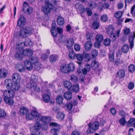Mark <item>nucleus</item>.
I'll return each instance as SVG.
<instances>
[{
	"label": "nucleus",
	"instance_id": "1",
	"mask_svg": "<svg viewBox=\"0 0 135 135\" xmlns=\"http://www.w3.org/2000/svg\"><path fill=\"white\" fill-rule=\"evenodd\" d=\"M3 98L5 103L9 105H13L14 103L13 98L15 93L12 89L3 91Z\"/></svg>",
	"mask_w": 135,
	"mask_h": 135
},
{
	"label": "nucleus",
	"instance_id": "2",
	"mask_svg": "<svg viewBox=\"0 0 135 135\" xmlns=\"http://www.w3.org/2000/svg\"><path fill=\"white\" fill-rule=\"evenodd\" d=\"M23 47L21 45L18 46L16 49V53L15 55L16 59L21 58L23 55L27 56L28 49L24 50L22 48Z\"/></svg>",
	"mask_w": 135,
	"mask_h": 135
},
{
	"label": "nucleus",
	"instance_id": "3",
	"mask_svg": "<svg viewBox=\"0 0 135 135\" xmlns=\"http://www.w3.org/2000/svg\"><path fill=\"white\" fill-rule=\"evenodd\" d=\"M99 125V123L97 121H95L92 125L91 123H89L88 125L89 128L87 131V133H93L94 131L98 129Z\"/></svg>",
	"mask_w": 135,
	"mask_h": 135
},
{
	"label": "nucleus",
	"instance_id": "4",
	"mask_svg": "<svg viewBox=\"0 0 135 135\" xmlns=\"http://www.w3.org/2000/svg\"><path fill=\"white\" fill-rule=\"evenodd\" d=\"M33 29L29 27H26L25 29L21 30L20 31V36L25 38L27 37L29 34L32 33Z\"/></svg>",
	"mask_w": 135,
	"mask_h": 135
},
{
	"label": "nucleus",
	"instance_id": "5",
	"mask_svg": "<svg viewBox=\"0 0 135 135\" xmlns=\"http://www.w3.org/2000/svg\"><path fill=\"white\" fill-rule=\"evenodd\" d=\"M53 8L52 5L48 2H47L46 5L42 7L41 9L45 15H48L50 13L51 10Z\"/></svg>",
	"mask_w": 135,
	"mask_h": 135
},
{
	"label": "nucleus",
	"instance_id": "6",
	"mask_svg": "<svg viewBox=\"0 0 135 135\" xmlns=\"http://www.w3.org/2000/svg\"><path fill=\"white\" fill-rule=\"evenodd\" d=\"M95 39L96 42L95 43V46L99 48L100 46V43L103 40V36L100 34H97L95 37Z\"/></svg>",
	"mask_w": 135,
	"mask_h": 135
},
{
	"label": "nucleus",
	"instance_id": "7",
	"mask_svg": "<svg viewBox=\"0 0 135 135\" xmlns=\"http://www.w3.org/2000/svg\"><path fill=\"white\" fill-rule=\"evenodd\" d=\"M32 44V42L31 40L28 38H26L25 40V42H20L18 44V46L21 45L22 46H31Z\"/></svg>",
	"mask_w": 135,
	"mask_h": 135
},
{
	"label": "nucleus",
	"instance_id": "8",
	"mask_svg": "<svg viewBox=\"0 0 135 135\" xmlns=\"http://www.w3.org/2000/svg\"><path fill=\"white\" fill-rule=\"evenodd\" d=\"M12 80L14 83H20L21 80L20 76L18 73H15L12 75Z\"/></svg>",
	"mask_w": 135,
	"mask_h": 135
},
{
	"label": "nucleus",
	"instance_id": "9",
	"mask_svg": "<svg viewBox=\"0 0 135 135\" xmlns=\"http://www.w3.org/2000/svg\"><path fill=\"white\" fill-rule=\"evenodd\" d=\"M74 43V40L73 38H69L67 40L66 42V46L68 49H72L71 48Z\"/></svg>",
	"mask_w": 135,
	"mask_h": 135
},
{
	"label": "nucleus",
	"instance_id": "10",
	"mask_svg": "<svg viewBox=\"0 0 135 135\" xmlns=\"http://www.w3.org/2000/svg\"><path fill=\"white\" fill-rule=\"evenodd\" d=\"M56 25L55 22H53L52 24V27L50 31L54 37H56L57 35V32L56 31Z\"/></svg>",
	"mask_w": 135,
	"mask_h": 135
},
{
	"label": "nucleus",
	"instance_id": "11",
	"mask_svg": "<svg viewBox=\"0 0 135 135\" xmlns=\"http://www.w3.org/2000/svg\"><path fill=\"white\" fill-rule=\"evenodd\" d=\"M25 19L23 17L21 16L17 22V25L19 27H22L25 22Z\"/></svg>",
	"mask_w": 135,
	"mask_h": 135
},
{
	"label": "nucleus",
	"instance_id": "12",
	"mask_svg": "<svg viewBox=\"0 0 135 135\" xmlns=\"http://www.w3.org/2000/svg\"><path fill=\"white\" fill-rule=\"evenodd\" d=\"M93 44L90 41H87L85 44L84 47L86 51H90L91 49Z\"/></svg>",
	"mask_w": 135,
	"mask_h": 135
},
{
	"label": "nucleus",
	"instance_id": "13",
	"mask_svg": "<svg viewBox=\"0 0 135 135\" xmlns=\"http://www.w3.org/2000/svg\"><path fill=\"white\" fill-rule=\"evenodd\" d=\"M16 70L20 72H24L25 70V68L23 65L21 64H17L16 66Z\"/></svg>",
	"mask_w": 135,
	"mask_h": 135
},
{
	"label": "nucleus",
	"instance_id": "14",
	"mask_svg": "<svg viewBox=\"0 0 135 135\" xmlns=\"http://www.w3.org/2000/svg\"><path fill=\"white\" fill-rule=\"evenodd\" d=\"M5 85L6 86V88L7 89L12 88L13 85L12 81L10 79H6L5 81Z\"/></svg>",
	"mask_w": 135,
	"mask_h": 135
},
{
	"label": "nucleus",
	"instance_id": "15",
	"mask_svg": "<svg viewBox=\"0 0 135 135\" xmlns=\"http://www.w3.org/2000/svg\"><path fill=\"white\" fill-rule=\"evenodd\" d=\"M31 113L34 118H35L36 119L37 121H40L41 115L39 113L35 110H32Z\"/></svg>",
	"mask_w": 135,
	"mask_h": 135
},
{
	"label": "nucleus",
	"instance_id": "16",
	"mask_svg": "<svg viewBox=\"0 0 135 135\" xmlns=\"http://www.w3.org/2000/svg\"><path fill=\"white\" fill-rule=\"evenodd\" d=\"M7 70L4 68L0 69V78H6L8 74Z\"/></svg>",
	"mask_w": 135,
	"mask_h": 135
},
{
	"label": "nucleus",
	"instance_id": "17",
	"mask_svg": "<svg viewBox=\"0 0 135 135\" xmlns=\"http://www.w3.org/2000/svg\"><path fill=\"white\" fill-rule=\"evenodd\" d=\"M33 64L28 60H26L24 62V65L26 68L28 70H31L32 68Z\"/></svg>",
	"mask_w": 135,
	"mask_h": 135
},
{
	"label": "nucleus",
	"instance_id": "18",
	"mask_svg": "<svg viewBox=\"0 0 135 135\" xmlns=\"http://www.w3.org/2000/svg\"><path fill=\"white\" fill-rule=\"evenodd\" d=\"M125 70H119L117 73V77L120 79L123 78L125 75Z\"/></svg>",
	"mask_w": 135,
	"mask_h": 135
},
{
	"label": "nucleus",
	"instance_id": "19",
	"mask_svg": "<svg viewBox=\"0 0 135 135\" xmlns=\"http://www.w3.org/2000/svg\"><path fill=\"white\" fill-rule=\"evenodd\" d=\"M76 57L78 60L77 61V63L79 65L81 64L84 59L83 56L81 54H78L76 55Z\"/></svg>",
	"mask_w": 135,
	"mask_h": 135
},
{
	"label": "nucleus",
	"instance_id": "20",
	"mask_svg": "<svg viewBox=\"0 0 135 135\" xmlns=\"http://www.w3.org/2000/svg\"><path fill=\"white\" fill-rule=\"evenodd\" d=\"M60 70L64 73H69L68 67H67L65 64H62L61 66Z\"/></svg>",
	"mask_w": 135,
	"mask_h": 135
},
{
	"label": "nucleus",
	"instance_id": "21",
	"mask_svg": "<svg viewBox=\"0 0 135 135\" xmlns=\"http://www.w3.org/2000/svg\"><path fill=\"white\" fill-rule=\"evenodd\" d=\"M59 56L55 54L51 55L49 57V60L50 62L52 63L57 60L59 59Z\"/></svg>",
	"mask_w": 135,
	"mask_h": 135
},
{
	"label": "nucleus",
	"instance_id": "22",
	"mask_svg": "<svg viewBox=\"0 0 135 135\" xmlns=\"http://www.w3.org/2000/svg\"><path fill=\"white\" fill-rule=\"evenodd\" d=\"M64 97L65 99L69 100H70L72 97L71 93L67 91L65 92L64 95Z\"/></svg>",
	"mask_w": 135,
	"mask_h": 135
},
{
	"label": "nucleus",
	"instance_id": "23",
	"mask_svg": "<svg viewBox=\"0 0 135 135\" xmlns=\"http://www.w3.org/2000/svg\"><path fill=\"white\" fill-rule=\"evenodd\" d=\"M91 66L93 69H97L99 67V64L98 62L96 60L93 61L91 64Z\"/></svg>",
	"mask_w": 135,
	"mask_h": 135
},
{
	"label": "nucleus",
	"instance_id": "24",
	"mask_svg": "<svg viewBox=\"0 0 135 135\" xmlns=\"http://www.w3.org/2000/svg\"><path fill=\"white\" fill-rule=\"evenodd\" d=\"M69 58L71 59H74L76 56L74 50L72 49H69Z\"/></svg>",
	"mask_w": 135,
	"mask_h": 135
},
{
	"label": "nucleus",
	"instance_id": "25",
	"mask_svg": "<svg viewBox=\"0 0 135 135\" xmlns=\"http://www.w3.org/2000/svg\"><path fill=\"white\" fill-rule=\"evenodd\" d=\"M63 98L62 96L58 95L57 96L56 98V102L57 104L61 105L62 103Z\"/></svg>",
	"mask_w": 135,
	"mask_h": 135
},
{
	"label": "nucleus",
	"instance_id": "26",
	"mask_svg": "<svg viewBox=\"0 0 135 135\" xmlns=\"http://www.w3.org/2000/svg\"><path fill=\"white\" fill-rule=\"evenodd\" d=\"M127 125L129 126L133 127L135 128V119L133 118H131L128 122Z\"/></svg>",
	"mask_w": 135,
	"mask_h": 135
},
{
	"label": "nucleus",
	"instance_id": "27",
	"mask_svg": "<svg viewBox=\"0 0 135 135\" xmlns=\"http://www.w3.org/2000/svg\"><path fill=\"white\" fill-rule=\"evenodd\" d=\"M129 47L127 44H125L122 46L121 48V50L122 52L124 53H127L129 51Z\"/></svg>",
	"mask_w": 135,
	"mask_h": 135
},
{
	"label": "nucleus",
	"instance_id": "28",
	"mask_svg": "<svg viewBox=\"0 0 135 135\" xmlns=\"http://www.w3.org/2000/svg\"><path fill=\"white\" fill-rule=\"evenodd\" d=\"M20 112L22 115H26L28 112V110L26 108L22 107L20 108Z\"/></svg>",
	"mask_w": 135,
	"mask_h": 135
},
{
	"label": "nucleus",
	"instance_id": "29",
	"mask_svg": "<svg viewBox=\"0 0 135 135\" xmlns=\"http://www.w3.org/2000/svg\"><path fill=\"white\" fill-rule=\"evenodd\" d=\"M64 84L65 87L69 89H71L72 86L71 82L68 81H65L64 82Z\"/></svg>",
	"mask_w": 135,
	"mask_h": 135
},
{
	"label": "nucleus",
	"instance_id": "30",
	"mask_svg": "<svg viewBox=\"0 0 135 135\" xmlns=\"http://www.w3.org/2000/svg\"><path fill=\"white\" fill-rule=\"evenodd\" d=\"M40 121H41L44 124H46L49 123L50 120L48 117L42 116L40 118Z\"/></svg>",
	"mask_w": 135,
	"mask_h": 135
},
{
	"label": "nucleus",
	"instance_id": "31",
	"mask_svg": "<svg viewBox=\"0 0 135 135\" xmlns=\"http://www.w3.org/2000/svg\"><path fill=\"white\" fill-rule=\"evenodd\" d=\"M135 38V34H133V36H131L130 37L129 39V41L130 43V48L132 49L134 46V38Z\"/></svg>",
	"mask_w": 135,
	"mask_h": 135
},
{
	"label": "nucleus",
	"instance_id": "32",
	"mask_svg": "<svg viewBox=\"0 0 135 135\" xmlns=\"http://www.w3.org/2000/svg\"><path fill=\"white\" fill-rule=\"evenodd\" d=\"M57 21L58 25L60 26H62L64 23V19L61 17H58Z\"/></svg>",
	"mask_w": 135,
	"mask_h": 135
},
{
	"label": "nucleus",
	"instance_id": "33",
	"mask_svg": "<svg viewBox=\"0 0 135 135\" xmlns=\"http://www.w3.org/2000/svg\"><path fill=\"white\" fill-rule=\"evenodd\" d=\"M70 90L74 92H77L79 91V86L78 84H76L74 85L71 86Z\"/></svg>",
	"mask_w": 135,
	"mask_h": 135
},
{
	"label": "nucleus",
	"instance_id": "34",
	"mask_svg": "<svg viewBox=\"0 0 135 135\" xmlns=\"http://www.w3.org/2000/svg\"><path fill=\"white\" fill-rule=\"evenodd\" d=\"M65 117V115L63 112H59L57 114L56 117L60 120L63 119Z\"/></svg>",
	"mask_w": 135,
	"mask_h": 135
},
{
	"label": "nucleus",
	"instance_id": "35",
	"mask_svg": "<svg viewBox=\"0 0 135 135\" xmlns=\"http://www.w3.org/2000/svg\"><path fill=\"white\" fill-rule=\"evenodd\" d=\"M114 29L112 26H110L106 28V31L108 35L113 33Z\"/></svg>",
	"mask_w": 135,
	"mask_h": 135
},
{
	"label": "nucleus",
	"instance_id": "36",
	"mask_svg": "<svg viewBox=\"0 0 135 135\" xmlns=\"http://www.w3.org/2000/svg\"><path fill=\"white\" fill-rule=\"evenodd\" d=\"M43 101L46 103H48L50 99V97L47 94L45 93L43 96Z\"/></svg>",
	"mask_w": 135,
	"mask_h": 135
},
{
	"label": "nucleus",
	"instance_id": "37",
	"mask_svg": "<svg viewBox=\"0 0 135 135\" xmlns=\"http://www.w3.org/2000/svg\"><path fill=\"white\" fill-rule=\"evenodd\" d=\"M68 68L69 73L71 71H73L75 69V66L74 64L73 63L69 64L68 65Z\"/></svg>",
	"mask_w": 135,
	"mask_h": 135
},
{
	"label": "nucleus",
	"instance_id": "38",
	"mask_svg": "<svg viewBox=\"0 0 135 135\" xmlns=\"http://www.w3.org/2000/svg\"><path fill=\"white\" fill-rule=\"evenodd\" d=\"M14 84L13 85L12 89L15 90H18L20 88V86L19 83H14Z\"/></svg>",
	"mask_w": 135,
	"mask_h": 135
},
{
	"label": "nucleus",
	"instance_id": "39",
	"mask_svg": "<svg viewBox=\"0 0 135 135\" xmlns=\"http://www.w3.org/2000/svg\"><path fill=\"white\" fill-rule=\"evenodd\" d=\"M92 26L93 28L94 29H98L99 27V24L97 21H94L93 22Z\"/></svg>",
	"mask_w": 135,
	"mask_h": 135
},
{
	"label": "nucleus",
	"instance_id": "40",
	"mask_svg": "<svg viewBox=\"0 0 135 135\" xmlns=\"http://www.w3.org/2000/svg\"><path fill=\"white\" fill-rule=\"evenodd\" d=\"M135 70V66L133 64H131L128 67V70L131 73H133Z\"/></svg>",
	"mask_w": 135,
	"mask_h": 135
},
{
	"label": "nucleus",
	"instance_id": "41",
	"mask_svg": "<svg viewBox=\"0 0 135 135\" xmlns=\"http://www.w3.org/2000/svg\"><path fill=\"white\" fill-rule=\"evenodd\" d=\"M70 76V79L74 83H76L78 81V78L76 75L73 74L71 75Z\"/></svg>",
	"mask_w": 135,
	"mask_h": 135
},
{
	"label": "nucleus",
	"instance_id": "42",
	"mask_svg": "<svg viewBox=\"0 0 135 135\" xmlns=\"http://www.w3.org/2000/svg\"><path fill=\"white\" fill-rule=\"evenodd\" d=\"M109 60L111 61H113L114 59V53L113 51L110 52L108 54Z\"/></svg>",
	"mask_w": 135,
	"mask_h": 135
},
{
	"label": "nucleus",
	"instance_id": "43",
	"mask_svg": "<svg viewBox=\"0 0 135 135\" xmlns=\"http://www.w3.org/2000/svg\"><path fill=\"white\" fill-rule=\"evenodd\" d=\"M39 121H37V120L36 122H37L35 124L34 127L36 131H37L39 130L41 127V124L39 123Z\"/></svg>",
	"mask_w": 135,
	"mask_h": 135
},
{
	"label": "nucleus",
	"instance_id": "44",
	"mask_svg": "<svg viewBox=\"0 0 135 135\" xmlns=\"http://www.w3.org/2000/svg\"><path fill=\"white\" fill-rule=\"evenodd\" d=\"M91 54L92 57H96L98 55V50L95 49H93L91 51Z\"/></svg>",
	"mask_w": 135,
	"mask_h": 135
},
{
	"label": "nucleus",
	"instance_id": "45",
	"mask_svg": "<svg viewBox=\"0 0 135 135\" xmlns=\"http://www.w3.org/2000/svg\"><path fill=\"white\" fill-rule=\"evenodd\" d=\"M49 126L50 127H52V128L59 127L60 126L59 124L54 122H50Z\"/></svg>",
	"mask_w": 135,
	"mask_h": 135
},
{
	"label": "nucleus",
	"instance_id": "46",
	"mask_svg": "<svg viewBox=\"0 0 135 135\" xmlns=\"http://www.w3.org/2000/svg\"><path fill=\"white\" fill-rule=\"evenodd\" d=\"M30 62L34 65L37 62L38 59L35 57H32L30 58Z\"/></svg>",
	"mask_w": 135,
	"mask_h": 135
},
{
	"label": "nucleus",
	"instance_id": "47",
	"mask_svg": "<svg viewBox=\"0 0 135 135\" xmlns=\"http://www.w3.org/2000/svg\"><path fill=\"white\" fill-rule=\"evenodd\" d=\"M111 40L109 38L105 39L104 41V45L106 46H109Z\"/></svg>",
	"mask_w": 135,
	"mask_h": 135
},
{
	"label": "nucleus",
	"instance_id": "48",
	"mask_svg": "<svg viewBox=\"0 0 135 135\" xmlns=\"http://www.w3.org/2000/svg\"><path fill=\"white\" fill-rule=\"evenodd\" d=\"M122 14L123 13L122 12L119 11L115 13L114 16L117 18H119L122 16Z\"/></svg>",
	"mask_w": 135,
	"mask_h": 135
},
{
	"label": "nucleus",
	"instance_id": "49",
	"mask_svg": "<svg viewBox=\"0 0 135 135\" xmlns=\"http://www.w3.org/2000/svg\"><path fill=\"white\" fill-rule=\"evenodd\" d=\"M38 80L37 77L34 75H32L31 76V81L32 83L36 82Z\"/></svg>",
	"mask_w": 135,
	"mask_h": 135
},
{
	"label": "nucleus",
	"instance_id": "50",
	"mask_svg": "<svg viewBox=\"0 0 135 135\" xmlns=\"http://www.w3.org/2000/svg\"><path fill=\"white\" fill-rule=\"evenodd\" d=\"M101 21L103 22H105L107 21L108 18L106 15H103L101 17Z\"/></svg>",
	"mask_w": 135,
	"mask_h": 135
},
{
	"label": "nucleus",
	"instance_id": "51",
	"mask_svg": "<svg viewBox=\"0 0 135 135\" xmlns=\"http://www.w3.org/2000/svg\"><path fill=\"white\" fill-rule=\"evenodd\" d=\"M86 38L87 41H91L93 38V35L90 33L87 34L86 35Z\"/></svg>",
	"mask_w": 135,
	"mask_h": 135
},
{
	"label": "nucleus",
	"instance_id": "52",
	"mask_svg": "<svg viewBox=\"0 0 135 135\" xmlns=\"http://www.w3.org/2000/svg\"><path fill=\"white\" fill-rule=\"evenodd\" d=\"M120 125H124L126 123L125 117H123L120 118L119 121Z\"/></svg>",
	"mask_w": 135,
	"mask_h": 135
},
{
	"label": "nucleus",
	"instance_id": "53",
	"mask_svg": "<svg viewBox=\"0 0 135 135\" xmlns=\"http://www.w3.org/2000/svg\"><path fill=\"white\" fill-rule=\"evenodd\" d=\"M109 36L110 38H112V40L113 42L115 40L117 39L115 34L114 33V32L109 35Z\"/></svg>",
	"mask_w": 135,
	"mask_h": 135
},
{
	"label": "nucleus",
	"instance_id": "54",
	"mask_svg": "<svg viewBox=\"0 0 135 135\" xmlns=\"http://www.w3.org/2000/svg\"><path fill=\"white\" fill-rule=\"evenodd\" d=\"M84 58L85 59V61L86 62L89 61L90 59V55L88 54H85L84 55Z\"/></svg>",
	"mask_w": 135,
	"mask_h": 135
},
{
	"label": "nucleus",
	"instance_id": "55",
	"mask_svg": "<svg viewBox=\"0 0 135 135\" xmlns=\"http://www.w3.org/2000/svg\"><path fill=\"white\" fill-rule=\"evenodd\" d=\"M134 84L133 82H130L128 85V88L130 90H132L134 87Z\"/></svg>",
	"mask_w": 135,
	"mask_h": 135
},
{
	"label": "nucleus",
	"instance_id": "56",
	"mask_svg": "<svg viewBox=\"0 0 135 135\" xmlns=\"http://www.w3.org/2000/svg\"><path fill=\"white\" fill-rule=\"evenodd\" d=\"M123 62L121 61H120V59L119 58H117L116 59L115 61L114 65H118L122 63Z\"/></svg>",
	"mask_w": 135,
	"mask_h": 135
},
{
	"label": "nucleus",
	"instance_id": "57",
	"mask_svg": "<svg viewBox=\"0 0 135 135\" xmlns=\"http://www.w3.org/2000/svg\"><path fill=\"white\" fill-rule=\"evenodd\" d=\"M6 115V112L0 109V117L4 118Z\"/></svg>",
	"mask_w": 135,
	"mask_h": 135
},
{
	"label": "nucleus",
	"instance_id": "58",
	"mask_svg": "<svg viewBox=\"0 0 135 135\" xmlns=\"http://www.w3.org/2000/svg\"><path fill=\"white\" fill-rule=\"evenodd\" d=\"M66 109L69 111L71 109L73 105L71 103H69L66 105Z\"/></svg>",
	"mask_w": 135,
	"mask_h": 135
},
{
	"label": "nucleus",
	"instance_id": "59",
	"mask_svg": "<svg viewBox=\"0 0 135 135\" xmlns=\"http://www.w3.org/2000/svg\"><path fill=\"white\" fill-rule=\"evenodd\" d=\"M39 63L38 62L34 64L35 68L36 70L39 71L41 69V66L39 65Z\"/></svg>",
	"mask_w": 135,
	"mask_h": 135
},
{
	"label": "nucleus",
	"instance_id": "60",
	"mask_svg": "<svg viewBox=\"0 0 135 135\" xmlns=\"http://www.w3.org/2000/svg\"><path fill=\"white\" fill-rule=\"evenodd\" d=\"M30 87L31 89H33L35 91H36V89L37 88V85L35 83H31L30 85Z\"/></svg>",
	"mask_w": 135,
	"mask_h": 135
},
{
	"label": "nucleus",
	"instance_id": "61",
	"mask_svg": "<svg viewBox=\"0 0 135 135\" xmlns=\"http://www.w3.org/2000/svg\"><path fill=\"white\" fill-rule=\"evenodd\" d=\"M86 10L88 16H91L92 14V12L91 9L89 8H86Z\"/></svg>",
	"mask_w": 135,
	"mask_h": 135
},
{
	"label": "nucleus",
	"instance_id": "62",
	"mask_svg": "<svg viewBox=\"0 0 135 135\" xmlns=\"http://www.w3.org/2000/svg\"><path fill=\"white\" fill-rule=\"evenodd\" d=\"M59 130V127H57L56 128H52L51 129V132L55 133H57V132Z\"/></svg>",
	"mask_w": 135,
	"mask_h": 135
},
{
	"label": "nucleus",
	"instance_id": "63",
	"mask_svg": "<svg viewBox=\"0 0 135 135\" xmlns=\"http://www.w3.org/2000/svg\"><path fill=\"white\" fill-rule=\"evenodd\" d=\"M131 12L133 16L135 17V5H134L132 8Z\"/></svg>",
	"mask_w": 135,
	"mask_h": 135
},
{
	"label": "nucleus",
	"instance_id": "64",
	"mask_svg": "<svg viewBox=\"0 0 135 135\" xmlns=\"http://www.w3.org/2000/svg\"><path fill=\"white\" fill-rule=\"evenodd\" d=\"M80 133L77 130H75L71 133V135H80Z\"/></svg>",
	"mask_w": 135,
	"mask_h": 135
}]
</instances>
